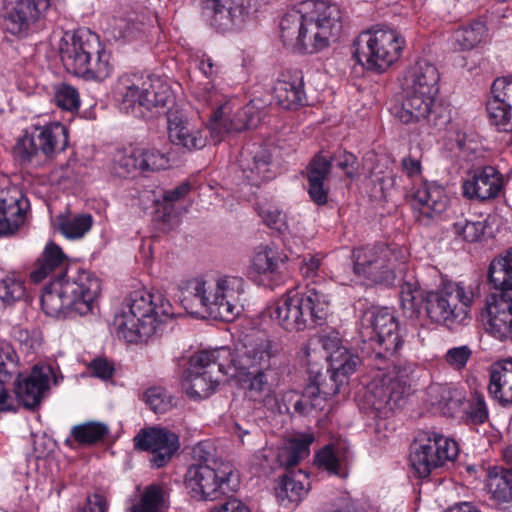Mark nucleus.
Listing matches in <instances>:
<instances>
[{"label": "nucleus", "mask_w": 512, "mask_h": 512, "mask_svg": "<svg viewBox=\"0 0 512 512\" xmlns=\"http://www.w3.org/2000/svg\"><path fill=\"white\" fill-rule=\"evenodd\" d=\"M342 30V12L328 0H307L280 22L283 44L296 53L312 54L329 46Z\"/></svg>", "instance_id": "nucleus-1"}, {"label": "nucleus", "mask_w": 512, "mask_h": 512, "mask_svg": "<svg viewBox=\"0 0 512 512\" xmlns=\"http://www.w3.org/2000/svg\"><path fill=\"white\" fill-rule=\"evenodd\" d=\"M173 307L161 293L136 289L127 296L113 320L118 338L128 343L147 341L173 316Z\"/></svg>", "instance_id": "nucleus-2"}, {"label": "nucleus", "mask_w": 512, "mask_h": 512, "mask_svg": "<svg viewBox=\"0 0 512 512\" xmlns=\"http://www.w3.org/2000/svg\"><path fill=\"white\" fill-rule=\"evenodd\" d=\"M330 295L317 283L306 285L303 293L290 291L270 309V317L288 332L320 325L328 314Z\"/></svg>", "instance_id": "nucleus-3"}, {"label": "nucleus", "mask_w": 512, "mask_h": 512, "mask_svg": "<svg viewBox=\"0 0 512 512\" xmlns=\"http://www.w3.org/2000/svg\"><path fill=\"white\" fill-rule=\"evenodd\" d=\"M101 292L99 279L88 271H78L67 279L58 277L47 286L41 296L44 312L58 317L66 312L86 315Z\"/></svg>", "instance_id": "nucleus-4"}, {"label": "nucleus", "mask_w": 512, "mask_h": 512, "mask_svg": "<svg viewBox=\"0 0 512 512\" xmlns=\"http://www.w3.org/2000/svg\"><path fill=\"white\" fill-rule=\"evenodd\" d=\"M488 281L503 294L486 299L482 317L487 330L501 341L512 340V248L491 261Z\"/></svg>", "instance_id": "nucleus-5"}, {"label": "nucleus", "mask_w": 512, "mask_h": 512, "mask_svg": "<svg viewBox=\"0 0 512 512\" xmlns=\"http://www.w3.org/2000/svg\"><path fill=\"white\" fill-rule=\"evenodd\" d=\"M360 336L368 342L367 356L378 370L388 368L389 361L403 360L398 355L403 344L399 323L388 308H368L361 318Z\"/></svg>", "instance_id": "nucleus-6"}, {"label": "nucleus", "mask_w": 512, "mask_h": 512, "mask_svg": "<svg viewBox=\"0 0 512 512\" xmlns=\"http://www.w3.org/2000/svg\"><path fill=\"white\" fill-rule=\"evenodd\" d=\"M121 108L138 118H151L174 102L171 86L152 75H125L119 79Z\"/></svg>", "instance_id": "nucleus-7"}, {"label": "nucleus", "mask_w": 512, "mask_h": 512, "mask_svg": "<svg viewBox=\"0 0 512 512\" xmlns=\"http://www.w3.org/2000/svg\"><path fill=\"white\" fill-rule=\"evenodd\" d=\"M188 290L214 319L230 322L243 311L245 281L241 277L196 278L189 282Z\"/></svg>", "instance_id": "nucleus-8"}, {"label": "nucleus", "mask_w": 512, "mask_h": 512, "mask_svg": "<svg viewBox=\"0 0 512 512\" xmlns=\"http://www.w3.org/2000/svg\"><path fill=\"white\" fill-rule=\"evenodd\" d=\"M194 459L185 475V484L197 500H215L234 489L237 476L230 462L205 452L202 445L193 450Z\"/></svg>", "instance_id": "nucleus-9"}, {"label": "nucleus", "mask_w": 512, "mask_h": 512, "mask_svg": "<svg viewBox=\"0 0 512 512\" xmlns=\"http://www.w3.org/2000/svg\"><path fill=\"white\" fill-rule=\"evenodd\" d=\"M478 284L447 282L425 297L426 312L435 323L448 328L464 325L471 318V308L478 297Z\"/></svg>", "instance_id": "nucleus-10"}, {"label": "nucleus", "mask_w": 512, "mask_h": 512, "mask_svg": "<svg viewBox=\"0 0 512 512\" xmlns=\"http://www.w3.org/2000/svg\"><path fill=\"white\" fill-rule=\"evenodd\" d=\"M233 352L228 347L203 350L190 359L184 388L193 399L209 397L220 382V375H230Z\"/></svg>", "instance_id": "nucleus-11"}, {"label": "nucleus", "mask_w": 512, "mask_h": 512, "mask_svg": "<svg viewBox=\"0 0 512 512\" xmlns=\"http://www.w3.org/2000/svg\"><path fill=\"white\" fill-rule=\"evenodd\" d=\"M354 273L371 284L394 283L405 271V252L387 244H376L354 249Z\"/></svg>", "instance_id": "nucleus-12"}, {"label": "nucleus", "mask_w": 512, "mask_h": 512, "mask_svg": "<svg viewBox=\"0 0 512 512\" xmlns=\"http://www.w3.org/2000/svg\"><path fill=\"white\" fill-rule=\"evenodd\" d=\"M415 368L416 364L407 360L389 361L384 369L388 373L379 374L367 386L364 398L376 416L386 417L398 405L410 386Z\"/></svg>", "instance_id": "nucleus-13"}, {"label": "nucleus", "mask_w": 512, "mask_h": 512, "mask_svg": "<svg viewBox=\"0 0 512 512\" xmlns=\"http://www.w3.org/2000/svg\"><path fill=\"white\" fill-rule=\"evenodd\" d=\"M405 46L399 32L390 28L363 31L354 41L353 55L368 70L384 71L397 61Z\"/></svg>", "instance_id": "nucleus-14"}, {"label": "nucleus", "mask_w": 512, "mask_h": 512, "mask_svg": "<svg viewBox=\"0 0 512 512\" xmlns=\"http://www.w3.org/2000/svg\"><path fill=\"white\" fill-rule=\"evenodd\" d=\"M313 441L312 434H302L290 439L288 444L278 452L277 460L280 466L289 470L280 478L275 487L276 497L279 501L287 500L299 503L307 496L310 490L308 475L300 469L297 471L290 469L309 455V446Z\"/></svg>", "instance_id": "nucleus-15"}, {"label": "nucleus", "mask_w": 512, "mask_h": 512, "mask_svg": "<svg viewBox=\"0 0 512 512\" xmlns=\"http://www.w3.org/2000/svg\"><path fill=\"white\" fill-rule=\"evenodd\" d=\"M68 146V131L60 123L35 126L17 140L14 151L24 164L42 165Z\"/></svg>", "instance_id": "nucleus-16"}, {"label": "nucleus", "mask_w": 512, "mask_h": 512, "mask_svg": "<svg viewBox=\"0 0 512 512\" xmlns=\"http://www.w3.org/2000/svg\"><path fill=\"white\" fill-rule=\"evenodd\" d=\"M326 350L332 349L329 355L331 370L325 372L317 371L312 377L310 386H316V394L320 396L325 404L328 397L341 392V387L347 384V376L353 373L360 364V358L352 354L346 347L339 346L334 340L324 341Z\"/></svg>", "instance_id": "nucleus-17"}, {"label": "nucleus", "mask_w": 512, "mask_h": 512, "mask_svg": "<svg viewBox=\"0 0 512 512\" xmlns=\"http://www.w3.org/2000/svg\"><path fill=\"white\" fill-rule=\"evenodd\" d=\"M426 438L412 445L409 461L419 478H426L433 469L453 462L459 453L457 443L438 432H428Z\"/></svg>", "instance_id": "nucleus-18"}, {"label": "nucleus", "mask_w": 512, "mask_h": 512, "mask_svg": "<svg viewBox=\"0 0 512 512\" xmlns=\"http://www.w3.org/2000/svg\"><path fill=\"white\" fill-rule=\"evenodd\" d=\"M13 383V392L19 406L30 410H37L47 397L50 383H59V377L53 367L48 364L35 365L29 374L16 373ZM62 378V376H60Z\"/></svg>", "instance_id": "nucleus-19"}, {"label": "nucleus", "mask_w": 512, "mask_h": 512, "mask_svg": "<svg viewBox=\"0 0 512 512\" xmlns=\"http://www.w3.org/2000/svg\"><path fill=\"white\" fill-rule=\"evenodd\" d=\"M51 0H7L3 25L13 35L24 36L43 20Z\"/></svg>", "instance_id": "nucleus-20"}, {"label": "nucleus", "mask_w": 512, "mask_h": 512, "mask_svg": "<svg viewBox=\"0 0 512 512\" xmlns=\"http://www.w3.org/2000/svg\"><path fill=\"white\" fill-rule=\"evenodd\" d=\"M280 349L277 343L264 335L247 336L241 353L233 356L231 376L237 371L244 372L250 368L268 370L276 364Z\"/></svg>", "instance_id": "nucleus-21"}, {"label": "nucleus", "mask_w": 512, "mask_h": 512, "mask_svg": "<svg viewBox=\"0 0 512 512\" xmlns=\"http://www.w3.org/2000/svg\"><path fill=\"white\" fill-rule=\"evenodd\" d=\"M258 120L252 106L238 108L234 112L231 103L226 101L216 108L208 128L212 140L214 143H218L226 134L238 133L256 127Z\"/></svg>", "instance_id": "nucleus-22"}, {"label": "nucleus", "mask_w": 512, "mask_h": 512, "mask_svg": "<svg viewBox=\"0 0 512 512\" xmlns=\"http://www.w3.org/2000/svg\"><path fill=\"white\" fill-rule=\"evenodd\" d=\"M135 447L151 453L150 462L156 468H161L176 453L180 447L176 433L160 427L141 430L134 438Z\"/></svg>", "instance_id": "nucleus-23"}, {"label": "nucleus", "mask_w": 512, "mask_h": 512, "mask_svg": "<svg viewBox=\"0 0 512 512\" xmlns=\"http://www.w3.org/2000/svg\"><path fill=\"white\" fill-rule=\"evenodd\" d=\"M97 44V36L87 31H78L63 39L60 56L66 70L82 77L88 71V60L96 53Z\"/></svg>", "instance_id": "nucleus-24"}, {"label": "nucleus", "mask_w": 512, "mask_h": 512, "mask_svg": "<svg viewBox=\"0 0 512 512\" xmlns=\"http://www.w3.org/2000/svg\"><path fill=\"white\" fill-rule=\"evenodd\" d=\"M250 11L251 0H204V12L210 25L221 32L240 27Z\"/></svg>", "instance_id": "nucleus-25"}, {"label": "nucleus", "mask_w": 512, "mask_h": 512, "mask_svg": "<svg viewBox=\"0 0 512 512\" xmlns=\"http://www.w3.org/2000/svg\"><path fill=\"white\" fill-rule=\"evenodd\" d=\"M503 186V176L495 167H475L468 171L462 193L467 199L485 202L498 197Z\"/></svg>", "instance_id": "nucleus-26"}, {"label": "nucleus", "mask_w": 512, "mask_h": 512, "mask_svg": "<svg viewBox=\"0 0 512 512\" xmlns=\"http://www.w3.org/2000/svg\"><path fill=\"white\" fill-rule=\"evenodd\" d=\"M167 130L170 142L187 151L200 150L207 144L204 130L194 125L184 113L177 110L168 111Z\"/></svg>", "instance_id": "nucleus-27"}, {"label": "nucleus", "mask_w": 512, "mask_h": 512, "mask_svg": "<svg viewBox=\"0 0 512 512\" xmlns=\"http://www.w3.org/2000/svg\"><path fill=\"white\" fill-rule=\"evenodd\" d=\"M448 198L442 186L424 182L413 194L412 208L416 219L428 224L432 219L445 211Z\"/></svg>", "instance_id": "nucleus-28"}, {"label": "nucleus", "mask_w": 512, "mask_h": 512, "mask_svg": "<svg viewBox=\"0 0 512 512\" xmlns=\"http://www.w3.org/2000/svg\"><path fill=\"white\" fill-rule=\"evenodd\" d=\"M29 202L16 187L0 192V236L14 234L24 224Z\"/></svg>", "instance_id": "nucleus-29"}, {"label": "nucleus", "mask_w": 512, "mask_h": 512, "mask_svg": "<svg viewBox=\"0 0 512 512\" xmlns=\"http://www.w3.org/2000/svg\"><path fill=\"white\" fill-rule=\"evenodd\" d=\"M403 99L395 116L403 124L425 120L430 114L437 94L403 86Z\"/></svg>", "instance_id": "nucleus-30"}, {"label": "nucleus", "mask_w": 512, "mask_h": 512, "mask_svg": "<svg viewBox=\"0 0 512 512\" xmlns=\"http://www.w3.org/2000/svg\"><path fill=\"white\" fill-rule=\"evenodd\" d=\"M272 95L277 105L284 109L293 110L304 105L306 95L302 72L282 74L273 86Z\"/></svg>", "instance_id": "nucleus-31"}, {"label": "nucleus", "mask_w": 512, "mask_h": 512, "mask_svg": "<svg viewBox=\"0 0 512 512\" xmlns=\"http://www.w3.org/2000/svg\"><path fill=\"white\" fill-rule=\"evenodd\" d=\"M239 167L246 181L254 186H259L273 177L270 170V155L259 146L253 145V149L246 148L241 152Z\"/></svg>", "instance_id": "nucleus-32"}, {"label": "nucleus", "mask_w": 512, "mask_h": 512, "mask_svg": "<svg viewBox=\"0 0 512 512\" xmlns=\"http://www.w3.org/2000/svg\"><path fill=\"white\" fill-rule=\"evenodd\" d=\"M489 378L491 397L503 406L512 404V358L493 364Z\"/></svg>", "instance_id": "nucleus-33"}, {"label": "nucleus", "mask_w": 512, "mask_h": 512, "mask_svg": "<svg viewBox=\"0 0 512 512\" xmlns=\"http://www.w3.org/2000/svg\"><path fill=\"white\" fill-rule=\"evenodd\" d=\"M487 488L502 510H512V470L494 467L488 473Z\"/></svg>", "instance_id": "nucleus-34"}, {"label": "nucleus", "mask_w": 512, "mask_h": 512, "mask_svg": "<svg viewBox=\"0 0 512 512\" xmlns=\"http://www.w3.org/2000/svg\"><path fill=\"white\" fill-rule=\"evenodd\" d=\"M438 81L436 66L428 60L420 59L408 70L403 86L437 94Z\"/></svg>", "instance_id": "nucleus-35"}, {"label": "nucleus", "mask_w": 512, "mask_h": 512, "mask_svg": "<svg viewBox=\"0 0 512 512\" xmlns=\"http://www.w3.org/2000/svg\"><path fill=\"white\" fill-rule=\"evenodd\" d=\"M64 261L65 255L61 248L54 243L47 244L42 257L38 260L35 269L30 274L31 280L35 283L41 282L56 270H59V277L67 279V275H62Z\"/></svg>", "instance_id": "nucleus-36"}, {"label": "nucleus", "mask_w": 512, "mask_h": 512, "mask_svg": "<svg viewBox=\"0 0 512 512\" xmlns=\"http://www.w3.org/2000/svg\"><path fill=\"white\" fill-rule=\"evenodd\" d=\"M487 36V27L482 21H473L461 27L453 35V48L458 51L472 50Z\"/></svg>", "instance_id": "nucleus-37"}, {"label": "nucleus", "mask_w": 512, "mask_h": 512, "mask_svg": "<svg viewBox=\"0 0 512 512\" xmlns=\"http://www.w3.org/2000/svg\"><path fill=\"white\" fill-rule=\"evenodd\" d=\"M427 393L431 404L438 406L445 414H453L463 399L461 392L446 384H432Z\"/></svg>", "instance_id": "nucleus-38"}, {"label": "nucleus", "mask_w": 512, "mask_h": 512, "mask_svg": "<svg viewBox=\"0 0 512 512\" xmlns=\"http://www.w3.org/2000/svg\"><path fill=\"white\" fill-rule=\"evenodd\" d=\"M58 230L68 239L83 237L91 228L90 214H61L56 219Z\"/></svg>", "instance_id": "nucleus-39"}, {"label": "nucleus", "mask_w": 512, "mask_h": 512, "mask_svg": "<svg viewBox=\"0 0 512 512\" xmlns=\"http://www.w3.org/2000/svg\"><path fill=\"white\" fill-rule=\"evenodd\" d=\"M165 508V490L153 483L145 487L139 501L130 507V512H163Z\"/></svg>", "instance_id": "nucleus-40"}, {"label": "nucleus", "mask_w": 512, "mask_h": 512, "mask_svg": "<svg viewBox=\"0 0 512 512\" xmlns=\"http://www.w3.org/2000/svg\"><path fill=\"white\" fill-rule=\"evenodd\" d=\"M422 301L423 295L417 281L413 277L405 280L400 290V302L404 314L409 318H417Z\"/></svg>", "instance_id": "nucleus-41"}, {"label": "nucleus", "mask_w": 512, "mask_h": 512, "mask_svg": "<svg viewBox=\"0 0 512 512\" xmlns=\"http://www.w3.org/2000/svg\"><path fill=\"white\" fill-rule=\"evenodd\" d=\"M287 259V255H283L277 248L266 246L255 253L252 267L259 274L274 273Z\"/></svg>", "instance_id": "nucleus-42"}, {"label": "nucleus", "mask_w": 512, "mask_h": 512, "mask_svg": "<svg viewBox=\"0 0 512 512\" xmlns=\"http://www.w3.org/2000/svg\"><path fill=\"white\" fill-rule=\"evenodd\" d=\"M492 124L504 131L512 129V105L496 95L491 96L486 105Z\"/></svg>", "instance_id": "nucleus-43"}, {"label": "nucleus", "mask_w": 512, "mask_h": 512, "mask_svg": "<svg viewBox=\"0 0 512 512\" xmlns=\"http://www.w3.org/2000/svg\"><path fill=\"white\" fill-rule=\"evenodd\" d=\"M109 428L106 424L97 421H89L76 425L71 430L72 437L83 445H92L108 434Z\"/></svg>", "instance_id": "nucleus-44"}, {"label": "nucleus", "mask_w": 512, "mask_h": 512, "mask_svg": "<svg viewBox=\"0 0 512 512\" xmlns=\"http://www.w3.org/2000/svg\"><path fill=\"white\" fill-rule=\"evenodd\" d=\"M24 296V280L20 276L13 273L0 279V306L12 305Z\"/></svg>", "instance_id": "nucleus-45"}, {"label": "nucleus", "mask_w": 512, "mask_h": 512, "mask_svg": "<svg viewBox=\"0 0 512 512\" xmlns=\"http://www.w3.org/2000/svg\"><path fill=\"white\" fill-rule=\"evenodd\" d=\"M111 55L96 45V53L88 60V71L82 75L86 79L102 81L110 76L113 66L110 63Z\"/></svg>", "instance_id": "nucleus-46"}, {"label": "nucleus", "mask_w": 512, "mask_h": 512, "mask_svg": "<svg viewBox=\"0 0 512 512\" xmlns=\"http://www.w3.org/2000/svg\"><path fill=\"white\" fill-rule=\"evenodd\" d=\"M486 222L482 220L473 221L463 216L458 217L452 223V231L457 237L467 242H477L484 235Z\"/></svg>", "instance_id": "nucleus-47"}, {"label": "nucleus", "mask_w": 512, "mask_h": 512, "mask_svg": "<svg viewBox=\"0 0 512 512\" xmlns=\"http://www.w3.org/2000/svg\"><path fill=\"white\" fill-rule=\"evenodd\" d=\"M141 30V25L129 18H115L106 29L109 40H131Z\"/></svg>", "instance_id": "nucleus-48"}, {"label": "nucleus", "mask_w": 512, "mask_h": 512, "mask_svg": "<svg viewBox=\"0 0 512 512\" xmlns=\"http://www.w3.org/2000/svg\"><path fill=\"white\" fill-rule=\"evenodd\" d=\"M112 173L119 177H127L135 171H140L137 150H119L114 154L111 167Z\"/></svg>", "instance_id": "nucleus-49"}, {"label": "nucleus", "mask_w": 512, "mask_h": 512, "mask_svg": "<svg viewBox=\"0 0 512 512\" xmlns=\"http://www.w3.org/2000/svg\"><path fill=\"white\" fill-rule=\"evenodd\" d=\"M18 357L7 341H0V383H9L17 371Z\"/></svg>", "instance_id": "nucleus-50"}, {"label": "nucleus", "mask_w": 512, "mask_h": 512, "mask_svg": "<svg viewBox=\"0 0 512 512\" xmlns=\"http://www.w3.org/2000/svg\"><path fill=\"white\" fill-rule=\"evenodd\" d=\"M140 172H155L168 167V157L156 149H136Z\"/></svg>", "instance_id": "nucleus-51"}, {"label": "nucleus", "mask_w": 512, "mask_h": 512, "mask_svg": "<svg viewBox=\"0 0 512 512\" xmlns=\"http://www.w3.org/2000/svg\"><path fill=\"white\" fill-rule=\"evenodd\" d=\"M144 398L155 413H165L174 406L173 397L162 387L149 388Z\"/></svg>", "instance_id": "nucleus-52"}, {"label": "nucleus", "mask_w": 512, "mask_h": 512, "mask_svg": "<svg viewBox=\"0 0 512 512\" xmlns=\"http://www.w3.org/2000/svg\"><path fill=\"white\" fill-rule=\"evenodd\" d=\"M317 389L316 386L306 385L302 396L294 403L295 411L306 415L312 410H322L324 404L322 398L316 394Z\"/></svg>", "instance_id": "nucleus-53"}, {"label": "nucleus", "mask_w": 512, "mask_h": 512, "mask_svg": "<svg viewBox=\"0 0 512 512\" xmlns=\"http://www.w3.org/2000/svg\"><path fill=\"white\" fill-rule=\"evenodd\" d=\"M55 101L59 107L68 111L77 110L80 106L78 91L73 86L65 83L56 86Z\"/></svg>", "instance_id": "nucleus-54"}, {"label": "nucleus", "mask_w": 512, "mask_h": 512, "mask_svg": "<svg viewBox=\"0 0 512 512\" xmlns=\"http://www.w3.org/2000/svg\"><path fill=\"white\" fill-rule=\"evenodd\" d=\"M331 163V169L341 170L348 178H354L358 170V161L354 154L347 151H339L327 157Z\"/></svg>", "instance_id": "nucleus-55"}, {"label": "nucleus", "mask_w": 512, "mask_h": 512, "mask_svg": "<svg viewBox=\"0 0 512 512\" xmlns=\"http://www.w3.org/2000/svg\"><path fill=\"white\" fill-rule=\"evenodd\" d=\"M471 356V348L468 345H462L448 349L444 355V360L453 370L461 371L466 367Z\"/></svg>", "instance_id": "nucleus-56"}, {"label": "nucleus", "mask_w": 512, "mask_h": 512, "mask_svg": "<svg viewBox=\"0 0 512 512\" xmlns=\"http://www.w3.org/2000/svg\"><path fill=\"white\" fill-rule=\"evenodd\" d=\"M331 170V163L323 155H316L307 168L308 182L324 183V180Z\"/></svg>", "instance_id": "nucleus-57"}, {"label": "nucleus", "mask_w": 512, "mask_h": 512, "mask_svg": "<svg viewBox=\"0 0 512 512\" xmlns=\"http://www.w3.org/2000/svg\"><path fill=\"white\" fill-rule=\"evenodd\" d=\"M193 95L203 105L217 106V108L221 105L220 95L215 90L211 81L196 85L193 89Z\"/></svg>", "instance_id": "nucleus-58"}, {"label": "nucleus", "mask_w": 512, "mask_h": 512, "mask_svg": "<svg viewBox=\"0 0 512 512\" xmlns=\"http://www.w3.org/2000/svg\"><path fill=\"white\" fill-rule=\"evenodd\" d=\"M468 419L474 424L484 423L488 418V409L484 396L475 393L467 410Z\"/></svg>", "instance_id": "nucleus-59"}, {"label": "nucleus", "mask_w": 512, "mask_h": 512, "mask_svg": "<svg viewBox=\"0 0 512 512\" xmlns=\"http://www.w3.org/2000/svg\"><path fill=\"white\" fill-rule=\"evenodd\" d=\"M260 217L264 223L278 232H283L287 229L285 214L277 208H261L259 212Z\"/></svg>", "instance_id": "nucleus-60"}, {"label": "nucleus", "mask_w": 512, "mask_h": 512, "mask_svg": "<svg viewBox=\"0 0 512 512\" xmlns=\"http://www.w3.org/2000/svg\"><path fill=\"white\" fill-rule=\"evenodd\" d=\"M107 507L106 499L100 494H94L79 503L73 512H106Z\"/></svg>", "instance_id": "nucleus-61"}, {"label": "nucleus", "mask_w": 512, "mask_h": 512, "mask_svg": "<svg viewBox=\"0 0 512 512\" xmlns=\"http://www.w3.org/2000/svg\"><path fill=\"white\" fill-rule=\"evenodd\" d=\"M491 94L512 105V77L497 78L492 84Z\"/></svg>", "instance_id": "nucleus-62"}, {"label": "nucleus", "mask_w": 512, "mask_h": 512, "mask_svg": "<svg viewBox=\"0 0 512 512\" xmlns=\"http://www.w3.org/2000/svg\"><path fill=\"white\" fill-rule=\"evenodd\" d=\"M266 370H257L249 380V392L256 399L269 391V384L265 375Z\"/></svg>", "instance_id": "nucleus-63"}, {"label": "nucleus", "mask_w": 512, "mask_h": 512, "mask_svg": "<svg viewBox=\"0 0 512 512\" xmlns=\"http://www.w3.org/2000/svg\"><path fill=\"white\" fill-rule=\"evenodd\" d=\"M317 462L320 467L325 468L327 471L338 474L339 472V461L333 450L330 447L323 448L317 454Z\"/></svg>", "instance_id": "nucleus-64"}]
</instances>
